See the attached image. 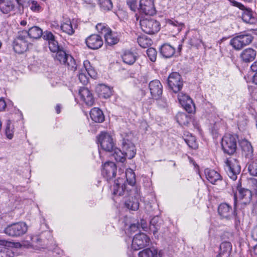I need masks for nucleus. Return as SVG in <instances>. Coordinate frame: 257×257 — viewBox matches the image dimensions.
<instances>
[{
  "instance_id": "f257e3e1",
  "label": "nucleus",
  "mask_w": 257,
  "mask_h": 257,
  "mask_svg": "<svg viewBox=\"0 0 257 257\" xmlns=\"http://www.w3.org/2000/svg\"><path fill=\"white\" fill-rule=\"evenodd\" d=\"M136 183V175L130 169L126 173L121 174L114 181L113 185V194L119 196H130L125 201V206L129 210L137 211L139 208L140 189L135 186Z\"/></svg>"
},
{
  "instance_id": "f03ea898",
  "label": "nucleus",
  "mask_w": 257,
  "mask_h": 257,
  "mask_svg": "<svg viewBox=\"0 0 257 257\" xmlns=\"http://www.w3.org/2000/svg\"><path fill=\"white\" fill-rule=\"evenodd\" d=\"M238 136L236 134H225L221 141V149L225 154L231 156L237 151Z\"/></svg>"
},
{
  "instance_id": "7ed1b4c3",
  "label": "nucleus",
  "mask_w": 257,
  "mask_h": 257,
  "mask_svg": "<svg viewBox=\"0 0 257 257\" xmlns=\"http://www.w3.org/2000/svg\"><path fill=\"white\" fill-rule=\"evenodd\" d=\"M236 206V195H235L233 209H232V206L229 204L227 203H221L218 207L217 210L218 214L221 218L226 220H230L234 217L236 222L238 219Z\"/></svg>"
},
{
  "instance_id": "20e7f679",
  "label": "nucleus",
  "mask_w": 257,
  "mask_h": 257,
  "mask_svg": "<svg viewBox=\"0 0 257 257\" xmlns=\"http://www.w3.org/2000/svg\"><path fill=\"white\" fill-rule=\"evenodd\" d=\"M56 54L54 57V60L59 62L61 64L65 65L68 69L75 71L77 69V65L75 60L70 54L66 53L64 48L55 52Z\"/></svg>"
},
{
  "instance_id": "39448f33",
  "label": "nucleus",
  "mask_w": 257,
  "mask_h": 257,
  "mask_svg": "<svg viewBox=\"0 0 257 257\" xmlns=\"http://www.w3.org/2000/svg\"><path fill=\"white\" fill-rule=\"evenodd\" d=\"M224 170L228 177L233 180H236L237 175L241 171L239 161L236 158H227L224 161Z\"/></svg>"
},
{
  "instance_id": "423d86ee",
  "label": "nucleus",
  "mask_w": 257,
  "mask_h": 257,
  "mask_svg": "<svg viewBox=\"0 0 257 257\" xmlns=\"http://www.w3.org/2000/svg\"><path fill=\"white\" fill-rule=\"evenodd\" d=\"M129 170H127L124 173H126ZM117 167L116 164L112 161L105 162L102 166L101 174L103 177L105 179L107 182L110 183L113 182L114 184V181L117 179V177L124 173L122 172L120 174L116 175Z\"/></svg>"
},
{
  "instance_id": "0eeeda50",
  "label": "nucleus",
  "mask_w": 257,
  "mask_h": 257,
  "mask_svg": "<svg viewBox=\"0 0 257 257\" xmlns=\"http://www.w3.org/2000/svg\"><path fill=\"white\" fill-rule=\"evenodd\" d=\"M26 30L18 32V36L13 42V49L18 54H23L28 49L29 45L31 44L27 40Z\"/></svg>"
},
{
  "instance_id": "6e6552de",
  "label": "nucleus",
  "mask_w": 257,
  "mask_h": 257,
  "mask_svg": "<svg viewBox=\"0 0 257 257\" xmlns=\"http://www.w3.org/2000/svg\"><path fill=\"white\" fill-rule=\"evenodd\" d=\"M28 230L25 222H19L8 225L4 229V232L12 237H20L25 234Z\"/></svg>"
},
{
  "instance_id": "1a4fd4ad",
  "label": "nucleus",
  "mask_w": 257,
  "mask_h": 257,
  "mask_svg": "<svg viewBox=\"0 0 257 257\" xmlns=\"http://www.w3.org/2000/svg\"><path fill=\"white\" fill-rule=\"evenodd\" d=\"M140 20L142 30L146 33L153 34L157 33L160 29V23L151 17H141Z\"/></svg>"
},
{
  "instance_id": "9d476101",
  "label": "nucleus",
  "mask_w": 257,
  "mask_h": 257,
  "mask_svg": "<svg viewBox=\"0 0 257 257\" xmlns=\"http://www.w3.org/2000/svg\"><path fill=\"white\" fill-rule=\"evenodd\" d=\"M97 141L98 145L106 152H112L115 147L112 136L107 132H101L97 136Z\"/></svg>"
},
{
  "instance_id": "9b49d317",
  "label": "nucleus",
  "mask_w": 257,
  "mask_h": 257,
  "mask_svg": "<svg viewBox=\"0 0 257 257\" xmlns=\"http://www.w3.org/2000/svg\"><path fill=\"white\" fill-rule=\"evenodd\" d=\"M168 85L174 93L179 92L183 86V81L181 75L176 72H172L168 77Z\"/></svg>"
},
{
  "instance_id": "f8f14e48",
  "label": "nucleus",
  "mask_w": 257,
  "mask_h": 257,
  "mask_svg": "<svg viewBox=\"0 0 257 257\" xmlns=\"http://www.w3.org/2000/svg\"><path fill=\"white\" fill-rule=\"evenodd\" d=\"M150 242V239L148 235L144 233H139L133 239L132 247L134 250H138L148 246Z\"/></svg>"
},
{
  "instance_id": "ddd939ff",
  "label": "nucleus",
  "mask_w": 257,
  "mask_h": 257,
  "mask_svg": "<svg viewBox=\"0 0 257 257\" xmlns=\"http://www.w3.org/2000/svg\"><path fill=\"white\" fill-rule=\"evenodd\" d=\"M138 11L141 14L153 16L156 14L154 0H140Z\"/></svg>"
},
{
  "instance_id": "4468645a",
  "label": "nucleus",
  "mask_w": 257,
  "mask_h": 257,
  "mask_svg": "<svg viewBox=\"0 0 257 257\" xmlns=\"http://www.w3.org/2000/svg\"><path fill=\"white\" fill-rule=\"evenodd\" d=\"M236 190L238 194L236 193L234 195L238 196L242 204L245 205L249 204L252 200V192L248 189L242 188L239 181L237 184Z\"/></svg>"
},
{
  "instance_id": "2eb2a0df",
  "label": "nucleus",
  "mask_w": 257,
  "mask_h": 257,
  "mask_svg": "<svg viewBox=\"0 0 257 257\" xmlns=\"http://www.w3.org/2000/svg\"><path fill=\"white\" fill-rule=\"evenodd\" d=\"M149 88L153 99H160L163 93V85L159 80L151 81L149 84Z\"/></svg>"
},
{
  "instance_id": "dca6fc26",
  "label": "nucleus",
  "mask_w": 257,
  "mask_h": 257,
  "mask_svg": "<svg viewBox=\"0 0 257 257\" xmlns=\"http://www.w3.org/2000/svg\"><path fill=\"white\" fill-rule=\"evenodd\" d=\"M166 29L175 34L179 33L183 29L185 28L184 23L176 20L175 18L166 19Z\"/></svg>"
},
{
  "instance_id": "f3484780",
  "label": "nucleus",
  "mask_w": 257,
  "mask_h": 257,
  "mask_svg": "<svg viewBox=\"0 0 257 257\" xmlns=\"http://www.w3.org/2000/svg\"><path fill=\"white\" fill-rule=\"evenodd\" d=\"M85 43L89 49L96 50L102 47L103 42L100 35L92 34L85 39Z\"/></svg>"
},
{
  "instance_id": "a211bd4d",
  "label": "nucleus",
  "mask_w": 257,
  "mask_h": 257,
  "mask_svg": "<svg viewBox=\"0 0 257 257\" xmlns=\"http://www.w3.org/2000/svg\"><path fill=\"white\" fill-rule=\"evenodd\" d=\"M79 94L81 99L84 101L86 105L91 106L95 101L94 98L91 92L86 87H81L79 90Z\"/></svg>"
},
{
  "instance_id": "6ab92c4d",
  "label": "nucleus",
  "mask_w": 257,
  "mask_h": 257,
  "mask_svg": "<svg viewBox=\"0 0 257 257\" xmlns=\"http://www.w3.org/2000/svg\"><path fill=\"white\" fill-rule=\"evenodd\" d=\"M122 149L128 159H132L136 154L135 146L128 139L122 140Z\"/></svg>"
},
{
  "instance_id": "aec40b11",
  "label": "nucleus",
  "mask_w": 257,
  "mask_h": 257,
  "mask_svg": "<svg viewBox=\"0 0 257 257\" xmlns=\"http://www.w3.org/2000/svg\"><path fill=\"white\" fill-rule=\"evenodd\" d=\"M238 143L245 157L252 159L253 156V149L251 143L246 139L239 141Z\"/></svg>"
},
{
  "instance_id": "412c9836",
  "label": "nucleus",
  "mask_w": 257,
  "mask_h": 257,
  "mask_svg": "<svg viewBox=\"0 0 257 257\" xmlns=\"http://www.w3.org/2000/svg\"><path fill=\"white\" fill-rule=\"evenodd\" d=\"M178 100L184 107V109L189 113H191L195 110V106L192 104V100L189 96L178 94Z\"/></svg>"
},
{
  "instance_id": "4be33fe9",
  "label": "nucleus",
  "mask_w": 257,
  "mask_h": 257,
  "mask_svg": "<svg viewBox=\"0 0 257 257\" xmlns=\"http://www.w3.org/2000/svg\"><path fill=\"white\" fill-rule=\"evenodd\" d=\"M95 92L100 98H108L112 95V88L103 84L96 86Z\"/></svg>"
},
{
  "instance_id": "5701e85b",
  "label": "nucleus",
  "mask_w": 257,
  "mask_h": 257,
  "mask_svg": "<svg viewBox=\"0 0 257 257\" xmlns=\"http://www.w3.org/2000/svg\"><path fill=\"white\" fill-rule=\"evenodd\" d=\"M256 56V51L250 48L243 50L240 54V58L244 63H250L253 61Z\"/></svg>"
},
{
  "instance_id": "b1692460",
  "label": "nucleus",
  "mask_w": 257,
  "mask_h": 257,
  "mask_svg": "<svg viewBox=\"0 0 257 257\" xmlns=\"http://www.w3.org/2000/svg\"><path fill=\"white\" fill-rule=\"evenodd\" d=\"M232 247L230 242L222 241L220 244L219 252L216 257H230L232 251Z\"/></svg>"
},
{
  "instance_id": "393cba45",
  "label": "nucleus",
  "mask_w": 257,
  "mask_h": 257,
  "mask_svg": "<svg viewBox=\"0 0 257 257\" xmlns=\"http://www.w3.org/2000/svg\"><path fill=\"white\" fill-rule=\"evenodd\" d=\"M161 55L165 58H170L175 53V48L168 43H164L159 48Z\"/></svg>"
},
{
  "instance_id": "a878e982",
  "label": "nucleus",
  "mask_w": 257,
  "mask_h": 257,
  "mask_svg": "<svg viewBox=\"0 0 257 257\" xmlns=\"http://www.w3.org/2000/svg\"><path fill=\"white\" fill-rule=\"evenodd\" d=\"M204 174L206 179L212 184H215L216 182L222 180L220 174L213 169L206 168L204 170Z\"/></svg>"
},
{
  "instance_id": "bb28decb",
  "label": "nucleus",
  "mask_w": 257,
  "mask_h": 257,
  "mask_svg": "<svg viewBox=\"0 0 257 257\" xmlns=\"http://www.w3.org/2000/svg\"><path fill=\"white\" fill-rule=\"evenodd\" d=\"M91 119L95 122L101 123L104 121V115L102 111L98 107H94L90 111Z\"/></svg>"
},
{
  "instance_id": "cd10ccee",
  "label": "nucleus",
  "mask_w": 257,
  "mask_h": 257,
  "mask_svg": "<svg viewBox=\"0 0 257 257\" xmlns=\"http://www.w3.org/2000/svg\"><path fill=\"white\" fill-rule=\"evenodd\" d=\"M123 62L128 65H133L137 59V53L131 51H125L121 55Z\"/></svg>"
},
{
  "instance_id": "c85d7f7f",
  "label": "nucleus",
  "mask_w": 257,
  "mask_h": 257,
  "mask_svg": "<svg viewBox=\"0 0 257 257\" xmlns=\"http://www.w3.org/2000/svg\"><path fill=\"white\" fill-rule=\"evenodd\" d=\"M43 30L37 26H33L26 31V37L33 39H38L43 35Z\"/></svg>"
},
{
  "instance_id": "c756f323",
  "label": "nucleus",
  "mask_w": 257,
  "mask_h": 257,
  "mask_svg": "<svg viewBox=\"0 0 257 257\" xmlns=\"http://www.w3.org/2000/svg\"><path fill=\"white\" fill-rule=\"evenodd\" d=\"M104 37L106 43L110 46L116 44L119 41L118 35L112 32L111 30L108 32H106Z\"/></svg>"
},
{
  "instance_id": "7c9ffc66",
  "label": "nucleus",
  "mask_w": 257,
  "mask_h": 257,
  "mask_svg": "<svg viewBox=\"0 0 257 257\" xmlns=\"http://www.w3.org/2000/svg\"><path fill=\"white\" fill-rule=\"evenodd\" d=\"M175 117L177 122L182 126H187L192 120L190 115L184 112H178Z\"/></svg>"
},
{
  "instance_id": "2f4dec72",
  "label": "nucleus",
  "mask_w": 257,
  "mask_h": 257,
  "mask_svg": "<svg viewBox=\"0 0 257 257\" xmlns=\"http://www.w3.org/2000/svg\"><path fill=\"white\" fill-rule=\"evenodd\" d=\"M161 220L158 216L154 217L150 221L149 230L155 235L161 227Z\"/></svg>"
},
{
  "instance_id": "473e14b6",
  "label": "nucleus",
  "mask_w": 257,
  "mask_h": 257,
  "mask_svg": "<svg viewBox=\"0 0 257 257\" xmlns=\"http://www.w3.org/2000/svg\"><path fill=\"white\" fill-rule=\"evenodd\" d=\"M113 153L111 155V157L114 158V159L117 162L123 163L125 161L126 158L125 153L122 150H120L119 149L115 147L113 150Z\"/></svg>"
},
{
  "instance_id": "72a5a7b5",
  "label": "nucleus",
  "mask_w": 257,
  "mask_h": 257,
  "mask_svg": "<svg viewBox=\"0 0 257 257\" xmlns=\"http://www.w3.org/2000/svg\"><path fill=\"white\" fill-rule=\"evenodd\" d=\"M13 8V0H0V10L3 14H8Z\"/></svg>"
},
{
  "instance_id": "f704fd0d",
  "label": "nucleus",
  "mask_w": 257,
  "mask_h": 257,
  "mask_svg": "<svg viewBox=\"0 0 257 257\" xmlns=\"http://www.w3.org/2000/svg\"><path fill=\"white\" fill-rule=\"evenodd\" d=\"M137 42L139 45L144 48L150 47L153 43L152 39L145 35L138 36Z\"/></svg>"
},
{
  "instance_id": "c9c22d12",
  "label": "nucleus",
  "mask_w": 257,
  "mask_h": 257,
  "mask_svg": "<svg viewBox=\"0 0 257 257\" xmlns=\"http://www.w3.org/2000/svg\"><path fill=\"white\" fill-rule=\"evenodd\" d=\"M231 6L238 8L241 10L244 11L243 14L247 16H252V11L250 9L246 8L241 3L235 1V0H228Z\"/></svg>"
},
{
  "instance_id": "e433bc0d",
  "label": "nucleus",
  "mask_w": 257,
  "mask_h": 257,
  "mask_svg": "<svg viewBox=\"0 0 257 257\" xmlns=\"http://www.w3.org/2000/svg\"><path fill=\"white\" fill-rule=\"evenodd\" d=\"M183 139L189 148L193 149H196L198 148V144L195 136L188 134L186 136L183 137Z\"/></svg>"
},
{
  "instance_id": "4c0bfd02",
  "label": "nucleus",
  "mask_w": 257,
  "mask_h": 257,
  "mask_svg": "<svg viewBox=\"0 0 257 257\" xmlns=\"http://www.w3.org/2000/svg\"><path fill=\"white\" fill-rule=\"evenodd\" d=\"M238 35L244 46L250 44L253 39V37L250 34L246 32L240 33Z\"/></svg>"
},
{
  "instance_id": "58836bf2",
  "label": "nucleus",
  "mask_w": 257,
  "mask_h": 257,
  "mask_svg": "<svg viewBox=\"0 0 257 257\" xmlns=\"http://www.w3.org/2000/svg\"><path fill=\"white\" fill-rule=\"evenodd\" d=\"M230 44L234 49L237 50H240L244 47L238 35L230 40Z\"/></svg>"
},
{
  "instance_id": "ea45409f",
  "label": "nucleus",
  "mask_w": 257,
  "mask_h": 257,
  "mask_svg": "<svg viewBox=\"0 0 257 257\" xmlns=\"http://www.w3.org/2000/svg\"><path fill=\"white\" fill-rule=\"evenodd\" d=\"M139 257H157V251L154 249L152 250L147 248L143 250L139 253Z\"/></svg>"
},
{
  "instance_id": "a19ab883",
  "label": "nucleus",
  "mask_w": 257,
  "mask_h": 257,
  "mask_svg": "<svg viewBox=\"0 0 257 257\" xmlns=\"http://www.w3.org/2000/svg\"><path fill=\"white\" fill-rule=\"evenodd\" d=\"M222 123L220 121H215L213 124L210 123V127L209 130L212 135L215 137H217L219 135V131L221 126Z\"/></svg>"
},
{
  "instance_id": "79ce46f5",
  "label": "nucleus",
  "mask_w": 257,
  "mask_h": 257,
  "mask_svg": "<svg viewBox=\"0 0 257 257\" xmlns=\"http://www.w3.org/2000/svg\"><path fill=\"white\" fill-rule=\"evenodd\" d=\"M61 28L63 32H65L69 35H72L75 32L72 28L71 23L69 20L67 21L66 23H63L61 25Z\"/></svg>"
},
{
  "instance_id": "37998d69",
  "label": "nucleus",
  "mask_w": 257,
  "mask_h": 257,
  "mask_svg": "<svg viewBox=\"0 0 257 257\" xmlns=\"http://www.w3.org/2000/svg\"><path fill=\"white\" fill-rule=\"evenodd\" d=\"M48 47L50 51L52 53H55L63 48L62 46L59 44L56 38L48 43Z\"/></svg>"
},
{
  "instance_id": "c03bdc74",
  "label": "nucleus",
  "mask_w": 257,
  "mask_h": 257,
  "mask_svg": "<svg viewBox=\"0 0 257 257\" xmlns=\"http://www.w3.org/2000/svg\"><path fill=\"white\" fill-rule=\"evenodd\" d=\"M101 9L103 11L110 10L112 7L111 0H98Z\"/></svg>"
},
{
  "instance_id": "a18cd8bd",
  "label": "nucleus",
  "mask_w": 257,
  "mask_h": 257,
  "mask_svg": "<svg viewBox=\"0 0 257 257\" xmlns=\"http://www.w3.org/2000/svg\"><path fill=\"white\" fill-rule=\"evenodd\" d=\"M247 169L251 176H257V162L252 161L247 165Z\"/></svg>"
},
{
  "instance_id": "49530a36",
  "label": "nucleus",
  "mask_w": 257,
  "mask_h": 257,
  "mask_svg": "<svg viewBox=\"0 0 257 257\" xmlns=\"http://www.w3.org/2000/svg\"><path fill=\"white\" fill-rule=\"evenodd\" d=\"M6 135L9 139H12L14 135V126L10 120H8L6 128Z\"/></svg>"
},
{
  "instance_id": "de8ad7c7",
  "label": "nucleus",
  "mask_w": 257,
  "mask_h": 257,
  "mask_svg": "<svg viewBox=\"0 0 257 257\" xmlns=\"http://www.w3.org/2000/svg\"><path fill=\"white\" fill-rule=\"evenodd\" d=\"M147 54L149 59L152 62H155L157 59V51L152 47L148 48L147 50Z\"/></svg>"
},
{
  "instance_id": "09e8293b",
  "label": "nucleus",
  "mask_w": 257,
  "mask_h": 257,
  "mask_svg": "<svg viewBox=\"0 0 257 257\" xmlns=\"http://www.w3.org/2000/svg\"><path fill=\"white\" fill-rule=\"evenodd\" d=\"M42 37L44 40H46L48 42V44L56 38L55 36L51 31L48 30L43 32V35L42 36Z\"/></svg>"
},
{
  "instance_id": "8fccbe9b",
  "label": "nucleus",
  "mask_w": 257,
  "mask_h": 257,
  "mask_svg": "<svg viewBox=\"0 0 257 257\" xmlns=\"http://www.w3.org/2000/svg\"><path fill=\"white\" fill-rule=\"evenodd\" d=\"M197 34H194L192 38H190L188 41V44L192 47H197L200 43L201 42V40L198 39L197 37Z\"/></svg>"
},
{
  "instance_id": "3c124183",
  "label": "nucleus",
  "mask_w": 257,
  "mask_h": 257,
  "mask_svg": "<svg viewBox=\"0 0 257 257\" xmlns=\"http://www.w3.org/2000/svg\"><path fill=\"white\" fill-rule=\"evenodd\" d=\"M96 29L99 33L101 34L105 35L106 32L110 30L109 28L107 27L104 24L99 23L96 26Z\"/></svg>"
},
{
  "instance_id": "603ef678",
  "label": "nucleus",
  "mask_w": 257,
  "mask_h": 257,
  "mask_svg": "<svg viewBox=\"0 0 257 257\" xmlns=\"http://www.w3.org/2000/svg\"><path fill=\"white\" fill-rule=\"evenodd\" d=\"M138 0H126L127 5L132 11H138Z\"/></svg>"
},
{
  "instance_id": "864d4df0",
  "label": "nucleus",
  "mask_w": 257,
  "mask_h": 257,
  "mask_svg": "<svg viewBox=\"0 0 257 257\" xmlns=\"http://www.w3.org/2000/svg\"><path fill=\"white\" fill-rule=\"evenodd\" d=\"M11 251L9 248L0 246V257H12L11 255Z\"/></svg>"
},
{
  "instance_id": "5fc2aeb1",
  "label": "nucleus",
  "mask_w": 257,
  "mask_h": 257,
  "mask_svg": "<svg viewBox=\"0 0 257 257\" xmlns=\"http://www.w3.org/2000/svg\"><path fill=\"white\" fill-rule=\"evenodd\" d=\"M241 19L243 22L249 25L257 24V17H241Z\"/></svg>"
},
{
  "instance_id": "6e6d98bb",
  "label": "nucleus",
  "mask_w": 257,
  "mask_h": 257,
  "mask_svg": "<svg viewBox=\"0 0 257 257\" xmlns=\"http://www.w3.org/2000/svg\"><path fill=\"white\" fill-rule=\"evenodd\" d=\"M140 228V223L137 222L136 223H133L130 225L128 228V231H130L131 233H135V232L137 231Z\"/></svg>"
},
{
  "instance_id": "4d7b16f0",
  "label": "nucleus",
  "mask_w": 257,
  "mask_h": 257,
  "mask_svg": "<svg viewBox=\"0 0 257 257\" xmlns=\"http://www.w3.org/2000/svg\"><path fill=\"white\" fill-rule=\"evenodd\" d=\"M78 78L80 81L83 84H86L88 82V79L86 75L83 73L80 72L78 74Z\"/></svg>"
},
{
  "instance_id": "13d9d810",
  "label": "nucleus",
  "mask_w": 257,
  "mask_h": 257,
  "mask_svg": "<svg viewBox=\"0 0 257 257\" xmlns=\"http://www.w3.org/2000/svg\"><path fill=\"white\" fill-rule=\"evenodd\" d=\"M30 9L32 11L36 12H40L41 10V7L35 2H32Z\"/></svg>"
},
{
  "instance_id": "bf43d9fd",
  "label": "nucleus",
  "mask_w": 257,
  "mask_h": 257,
  "mask_svg": "<svg viewBox=\"0 0 257 257\" xmlns=\"http://www.w3.org/2000/svg\"><path fill=\"white\" fill-rule=\"evenodd\" d=\"M83 66L85 69V71L87 72L89 70L92 68L93 67L90 65V62L88 60H86L83 62Z\"/></svg>"
},
{
  "instance_id": "052dcab7",
  "label": "nucleus",
  "mask_w": 257,
  "mask_h": 257,
  "mask_svg": "<svg viewBox=\"0 0 257 257\" xmlns=\"http://www.w3.org/2000/svg\"><path fill=\"white\" fill-rule=\"evenodd\" d=\"M7 106L6 102L4 99L2 97L0 98V111L5 110Z\"/></svg>"
},
{
  "instance_id": "680f3d73",
  "label": "nucleus",
  "mask_w": 257,
  "mask_h": 257,
  "mask_svg": "<svg viewBox=\"0 0 257 257\" xmlns=\"http://www.w3.org/2000/svg\"><path fill=\"white\" fill-rule=\"evenodd\" d=\"M140 227L142 228L144 231H148L147 223L144 219L141 220V223H140Z\"/></svg>"
},
{
  "instance_id": "e2e57ef3",
  "label": "nucleus",
  "mask_w": 257,
  "mask_h": 257,
  "mask_svg": "<svg viewBox=\"0 0 257 257\" xmlns=\"http://www.w3.org/2000/svg\"><path fill=\"white\" fill-rule=\"evenodd\" d=\"M252 238L257 241V225L253 228L251 232Z\"/></svg>"
},
{
  "instance_id": "0e129e2a",
  "label": "nucleus",
  "mask_w": 257,
  "mask_h": 257,
  "mask_svg": "<svg viewBox=\"0 0 257 257\" xmlns=\"http://www.w3.org/2000/svg\"><path fill=\"white\" fill-rule=\"evenodd\" d=\"M87 72L88 74L91 77H94L96 76V73L93 68L89 70Z\"/></svg>"
},
{
  "instance_id": "69168bd1",
  "label": "nucleus",
  "mask_w": 257,
  "mask_h": 257,
  "mask_svg": "<svg viewBox=\"0 0 257 257\" xmlns=\"http://www.w3.org/2000/svg\"><path fill=\"white\" fill-rule=\"evenodd\" d=\"M252 214L253 215L257 216V201L253 205V208L252 210Z\"/></svg>"
},
{
  "instance_id": "338daca9",
  "label": "nucleus",
  "mask_w": 257,
  "mask_h": 257,
  "mask_svg": "<svg viewBox=\"0 0 257 257\" xmlns=\"http://www.w3.org/2000/svg\"><path fill=\"white\" fill-rule=\"evenodd\" d=\"M250 69L253 72H257V60L254 62L250 66Z\"/></svg>"
},
{
  "instance_id": "774afa93",
  "label": "nucleus",
  "mask_w": 257,
  "mask_h": 257,
  "mask_svg": "<svg viewBox=\"0 0 257 257\" xmlns=\"http://www.w3.org/2000/svg\"><path fill=\"white\" fill-rule=\"evenodd\" d=\"M252 187L255 194L257 195V180H254L253 181Z\"/></svg>"
}]
</instances>
